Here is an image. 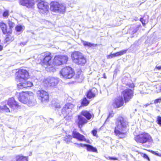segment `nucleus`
Returning <instances> with one entry per match:
<instances>
[{
    "mask_svg": "<svg viewBox=\"0 0 161 161\" xmlns=\"http://www.w3.org/2000/svg\"><path fill=\"white\" fill-rule=\"evenodd\" d=\"M17 86L19 90H21L31 87L33 86V83L30 81L25 80L17 84Z\"/></svg>",
    "mask_w": 161,
    "mask_h": 161,
    "instance_id": "19",
    "label": "nucleus"
},
{
    "mask_svg": "<svg viewBox=\"0 0 161 161\" xmlns=\"http://www.w3.org/2000/svg\"><path fill=\"white\" fill-rule=\"evenodd\" d=\"M103 78L104 79H106L107 77L106 75V74L105 73H104L103 74Z\"/></svg>",
    "mask_w": 161,
    "mask_h": 161,
    "instance_id": "50",
    "label": "nucleus"
},
{
    "mask_svg": "<svg viewBox=\"0 0 161 161\" xmlns=\"http://www.w3.org/2000/svg\"><path fill=\"white\" fill-rule=\"evenodd\" d=\"M72 135H66L64 137V141L67 143L68 144L70 142L73 138Z\"/></svg>",
    "mask_w": 161,
    "mask_h": 161,
    "instance_id": "28",
    "label": "nucleus"
},
{
    "mask_svg": "<svg viewBox=\"0 0 161 161\" xmlns=\"http://www.w3.org/2000/svg\"><path fill=\"white\" fill-rule=\"evenodd\" d=\"M72 135L73 138L77 139L78 141L87 142L85 136L77 131H72Z\"/></svg>",
    "mask_w": 161,
    "mask_h": 161,
    "instance_id": "21",
    "label": "nucleus"
},
{
    "mask_svg": "<svg viewBox=\"0 0 161 161\" xmlns=\"http://www.w3.org/2000/svg\"><path fill=\"white\" fill-rule=\"evenodd\" d=\"M157 123L160 126H161V117L158 116L156 120Z\"/></svg>",
    "mask_w": 161,
    "mask_h": 161,
    "instance_id": "38",
    "label": "nucleus"
},
{
    "mask_svg": "<svg viewBox=\"0 0 161 161\" xmlns=\"http://www.w3.org/2000/svg\"><path fill=\"white\" fill-rule=\"evenodd\" d=\"M16 161H28V156H25L21 154L17 155L15 156Z\"/></svg>",
    "mask_w": 161,
    "mask_h": 161,
    "instance_id": "25",
    "label": "nucleus"
},
{
    "mask_svg": "<svg viewBox=\"0 0 161 161\" xmlns=\"http://www.w3.org/2000/svg\"><path fill=\"white\" fill-rule=\"evenodd\" d=\"M83 117H85V119H87V120H90L94 118V115L92 112L87 110H82L80 114Z\"/></svg>",
    "mask_w": 161,
    "mask_h": 161,
    "instance_id": "22",
    "label": "nucleus"
},
{
    "mask_svg": "<svg viewBox=\"0 0 161 161\" xmlns=\"http://www.w3.org/2000/svg\"><path fill=\"white\" fill-rule=\"evenodd\" d=\"M15 80L19 81L21 79L27 80L30 77L29 71L24 69H19L15 73Z\"/></svg>",
    "mask_w": 161,
    "mask_h": 161,
    "instance_id": "11",
    "label": "nucleus"
},
{
    "mask_svg": "<svg viewBox=\"0 0 161 161\" xmlns=\"http://www.w3.org/2000/svg\"><path fill=\"white\" fill-rule=\"evenodd\" d=\"M142 157L143 158H144L145 159H147L148 161H150V159L147 156V155L145 153H143V154Z\"/></svg>",
    "mask_w": 161,
    "mask_h": 161,
    "instance_id": "42",
    "label": "nucleus"
},
{
    "mask_svg": "<svg viewBox=\"0 0 161 161\" xmlns=\"http://www.w3.org/2000/svg\"><path fill=\"white\" fill-rule=\"evenodd\" d=\"M84 79L83 73L81 71L77 72L75 77V79L79 81L82 82Z\"/></svg>",
    "mask_w": 161,
    "mask_h": 161,
    "instance_id": "23",
    "label": "nucleus"
},
{
    "mask_svg": "<svg viewBox=\"0 0 161 161\" xmlns=\"http://www.w3.org/2000/svg\"><path fill=\"white\" fill-rule=\"evenodd\" d=\"M36 95L38 99L42 103L48 102L49 95L48 92L44 90H40L37 91Z\"/></svg>",
    "mask_w": 161,
    "mask_h": 161,
    "instance_id": "13",
    "label": "nucleus"
},
{
    "mask_svg": "<svg viewBox=\"0 0 161 161\" xmlns=\"http://www.w3.org/2000/svg\"><path fill=\"white\" fill-rule=\"evenodd\" d=\"M156 89V91L157 93L161 92V83H159L156 84L155 85Z\"/></svg>",
    "mask_w": 161,
    "mask_h": 161,
    "instance_id": "30",
    "label": "nucleus"
},
{
    "mask_svg": "<svg viewBox=\"0 0 161 161\" xmlns=\"http://www.w3.org/2000/svg\"><path fill=\"white\" fill-rule=\"evenodd\" d=\"M54 107L57 109L60 108L61 107L60 103L59 102H55L54 103Z\"/></svg>",
    "mask_w": 161,
    "mask_h": 161,
    "instance_id": "36",
    "label": "nucleus"
},
{
    "mask_svg": "<svg viewBox=\"0 0 161 161\" xmlns=\"http://www.w3.org/2000/svg\"><path fill=\"white\" fill-rule=\"evenodd\" d=\"M0 110L5 111L7 112H10L9 108L6 105H4L3 107L0 106Z\"/></svg>",
    "mask_w": 161,
    "mask_h": 161,
    "instance_id": "32",
    "label": "nucleus"
},
{
    "mask_svg": "<svg viewBox=\"0 0 161 161\" xmlns=\"http://www.w3.org/2000/svg\"><path fill=\"white\" fill-rule=\"evenodd\" d=\"M50 9L52 12L63 13L66 10L64 5L57 1H52L50 3Z\"/></svg>",
    "mask_w": 161,
    "mask_h": 161,
    "instance_id": "10",
    "label": "nucleus"
},
{
    "mask_svg": "<svg viewBox=\"0 0 161 161\" xmlns=\"http://www.w3.org/2000/svg\"><path fill=\"white\" fill-rule=\"evenodd\" d=\"M156 69L158 70H161V66H156L154 69V70H155Z\"/></svg>",
    "mask_w": 161,
    "mask_h": 161,
    "instance_id": "46",
    "label": "nucleus"
},
{
    "mask_svg": "<svg viewBox=\"0 0 161 161\" xmlns=\"http://www.w3.org/2000/svg\"><path fill=\"white\" fill-rule=\"evenodd\" d=\"M114 113L112 111L111 112L109 113V114L108 116V118H112L113 117Z\"/></svg>",
    "mask_w": 161,
    "mask_h": 161,
    "instance_id": "41",
    "label": "nucleus"
},
{
    "mask_svg": "<svg viewBox=\"0 0 161 161\" xmlns=\"http://www.w3.org/2000/svg\"><path fill=\"white\" fill-rule=\"evenodd\" d=\"M91 133L92 134V135L94 136H95L96 137H98V136L97 135V129H93Z\"/></svg>",
    "mask_w": 161,
    "mask_h": 161,
    "instance_id": "37",
    "label": "nucleus"
},
{
    "mask_svg": "<svg viewBox=\"0 0 161 161\" xmlns=\"http://www.w3.org/2000/svg\"><path fill=\"white\" fill-rule=\"evenodd\" d=\"M77 119L75 120V123L78 128L80 129L88 122L87 119L83 117L80 114L77 116Z\"/></svg>",
    "mask_w": 161,
    "mask_h": 161,
    "instance_id": "17",
    "label": "nucleus"
},
{
    "mask_svg": "<svg viewBox=\"0 0 161 161\" xmlns=\"http://www.w3.org/2000/svg\"><path fill=\"white\" fill-rule=\"evenodd\" d=\"M8 28L7 25L3 21L0 22V28L3 34L5 35L4 41L6 42H12L14 40L12 33V29L15 25V23L9 19L8 20Z\"/></svg>",
    "mask_w": 161,
    "mask_h": 161,
    "instance_id": "2",
    "label": "nucleus"
},
{
    "mask_svg": "<svg viewBox=\"0 0 161 161\" xmlns=\"http://www.w3.org/2000/svg\"><path fill=\"white\" fill-rule=\"evenodd\" d=\"M85 147H86V150L88 151L93 152H97V149L96 147L90 145L86 144Z\"/></svg>",
    "mask_w": 161,
    "mask_h": 161,
    "instance_id": "27",
    "label": "nucleus"
},
{
    "mask_svg": "<svg viewBox=\"0 0 161 161\" xmlns=\"http://www.w3.org/2000/svg\"><path fill=\"white\" fill-rule=\"evenodd\" d=\"M126 86L130 88H127L123 90L121 92L122 97L126 103L132 99L134 96L135 85L133 83H126Z\"/></svg>",
    "mask_w": 161,
    "mask_h": 161,
    "instance_id": "3",
    "label": "nucleus"
},
{
    "mask_svg": "<svg viewBox=\"0 0 161 161\" xmlns=\"http://www.w3.org/2000/svg\"><path fill=\"white\" fill-rule=\"evenodd\" d=\"M114 57L113 53H110L107 56V59H111Z\"/></svg>",
    "mask_w": 161,
    "mask_h": 161,
    "instance_id": "45",
    "label": "nucleus"
},
{
    "mask_svg": "<svg viewBox=\"0 0 161 161\" xmlns=\"http://www.w3.org/2000/svg\"><path fill=\"white\" fill-rule=\"evenodd\" d=\"M15 30L17 32H20L23 30V27L21 25H17L15 27Z\"/></svg>",
    "mask_w": 161,
    "mask_h": 161,
    "instance_id": "33",
    "label": "nucleus"
},
{
    "mask_svg": "<svg viewBox=\"0 0 161 161\" xmlns=\"http://www.w3.org/2000/svg\"><path fill=\"white\" fill-rule=\"evenodd\" d=\"M108 159L110 160H118L117 158L115 157H108Z\"/></svg>",
    "mask_w": 161,
    "mask_h": 161,
    "instance_id": "44",
    "label": "nucleus"
},
{
    "mask_svg": "<svg viewBox=\"0 0 161 161\" xmlns=\"http://www.w3.org/2000/svg\"><path fill=\"white\" fill-rule=\"evenodd\" d=\"M140 21L142 23L143 26H145L146 24V20L144 19L143 18L141 17L140 19Z\"/></svg>",
    "mask_w": 161,
    "mask_h": 161,
    "instance_id": "39",
    "label": "nucleus"
},
{
    "mask_svg": "<svg viewBox=\"0 0 161 161\" xmlns=\"http://www.w3.org/2000/svg\"><path fill=\"white\" fill-rule=\"evenodd\" d=\"M83 45L85 47H95L97 46V44L87 42L83 41Z\"/></svg>",
    "mask_w": 161,
    "mask_h": 161,
    "instance_id": "29",
    "label": "nucleus"
},
{
    "mask_svg": "<svg viewBox=\"0 0 161 161\" xmlns=\"http://www.w3.org/2000/svg\"><path fill=\"white\" fill-rule=\"evenodd\" d=\"M9 15V11L8 10H5L3 14V16L6 18H7L8 17Z\"/></svg>",
    "mask_w": 161,
    "mask_h": 161,
    "instance_id": "34",
    "label": "nucleus"
},
{
    "mask_svg": "<svg viewBox=\"0 0 161 161\" xmlns=\"http://www.w3.org/2000/svg\"><path fill=\"white\" fill-rule=\"evenodd\" d=\"M69 58L67 55H55L53 59L51 70H55L56 68L62 65L67 64Z\"/></svg>",
    "mask_w": 161,
    "mask_h": 161,
    "instance_id": "4",
    "label": "nucleus"
},
{
    "mask_svg": "<svg viewBox=\"0 0 161 161\" xmlns=\"http://www.w3.org/2000/svg\"><path fill=\"white\" fill-rule=\"evenodd\" d=\"M60 74L63 77L66 79H71L75 75L74 69L69 66L63 67L60 71Z\"/></svg>",
    "mask_w": 161,
    "mask_h": 161,
    "instance_id": "9",
    "label": "nucleus"
},
{
    "mask_svg": "<svg viewBox=\"0 0 161 161\" xmlns=\"http://www.w3.org/2000/svg\"><path fill=\"white\" fill-rule=\"evenodd\" d=\"M20 5L28 8H32L35 5L34 0H18Z\"/></svg>",
    "mask_w": 161,
    "mask_h": 161,
    "instance_id": "20",
    "label": "nucleus"
},
{
    "mask_svg": "<svg viewBox=\"0 0 161 161\" xmlns=\"http://www.w3.org/2000/svg\"><path fill=\"white\" fill-rule=\"evenodd\" d=\"M33 93L30 92H22L19 93L18 97L19 100L23 103L30 105L32 103L30 97L32 96Z\"/></svg>",
    "mask_w": 161,
    "mask_h": 161,
    "instance_id": "8",
    "label": "nucleus"
},
{
    "mask_svg": "<svg viewBox=\"0 0 161 161\" xmlns=\"http://www.w3.org/2000/svg\"><path fill=\"white\" fill-rule=\"evenodd\" d=\"M138 29H139L138 27H136V28L135 29H134L132 31V33L133 34H134V33H136L138 30Z\"/></svg>",
    "mask_w": 161,
    "mask_h": 161,
    "instance_id": "47",
    "label": "nucleus"
},
{
    "mask_svg": "<svg viewBox=\"0 0 161 161\" xmlns=\"http://www.w3.org/2000/svg\"><path fill=\"white\" fill-rule=\"evenodd\" d=\"M90 101L87 99L86 97H84L81 100L80 107H86L90 103Z\"/></svg>",
    "mask_w": 161,
    "mask_h": 161,
    "instance_id": "26",
    "label": "nucleus"
},
{
    "mask_svg": "<svg viewBox=\"0 0 161 161\" xmlns=\"http://www.w3.org/2000/svg\"><path fill=\"white\" fill-rule=\"evenodd\" d=\"M86 97L89 99L93 98L96 97V94L92 89L88 90L86 93Z\"/></svg>",
    "mask_w": 161,
    "mask_h": 161,
    "instance_id": "24",
    "label": "nucleus"
},
{
    "mask_svg": "<svg viewBox=\"0 0 161 161\" xmlns=\"http://www.w3.org/2000/svg\"><path fill=\"white\" fill-rule=\"evenodd\" d=\"M74 144L77 147L80 148V147H83L85 146L86 144H83L82 143H74Z\"/></svg>",
    "mask_w": 161,
    "mask_h": 161,
    "instance_id": "35",
    "label": "nucleus"
},
{
    "mask_svg": "<svg viewBox=\"0 0 161 161\" xmlns=\"http://www.w3.org/2000/svg\"><path fill=\"white\" fill-rule=\"evenodd\" d=\"M7 104L13 110L20 108V105L14 97L9 98L6 100Z\"/></svg>",
    "mask_w": 161,
    "mask_h": 161,
    "instance_id": "14",
    "label": "nucleus"
},
{
    "mask_svg": "<svg viewBox=\"0 0 161 161\" xmlns=\"http://www.w3.org/2000/svg\"><path fill=\"white\" fill-rule=\"evenodd\" d=\"M124 103L125 101L123 99L122 97L120 96L114 99L112 105L114 108H117L123 106Z\"/></svg>",
    "mask_w": 161,
    "mask_h": 161,
    "instance_id": "16",
    "label": "nucleus"
},
{
    "mask_svg": "<svg viewBox=\"0 0 161 161\" xmlns=\"http://www.w3.org/2000/svg\"><path fill=\"white\" fill-rule=\"evenodd\" d=\"M148 151L153 154L156 155L158 156L161 157V154H159V153H157L156 152H155L151 150H149Z\"/></svg>",
    "mask_w": 161,
    "mask_h": 161,
    "instance_id": "40",
    "label": "nucleus"
},
{
    "mask_svg": "<svg viewBox=\"0 0 161 161\" xmlns=\"http://www.w3.org/2000/svg\"><path fill=\"white\" fill-rule=\"evenodd\" d=\"M42 83L45 87L49 86H54L57 84V81L53 78H47L43 81Z\"/></svg>",
    "mask_w": 161,
    "mask_h": 161,
    "instance_id": "18",
    "label": "nucleus"
},
{
    "mask_svg": "<svg viewBox=\"0 0 161 161\" xmlns=\"http://www.w3.org/2000/svg\"><path fill=\"white\" fill-rule=\"evenodd\" d=\"M114 131L115 135L119 139L124 138L129 130L127 128V124L124 118L121 116L118 117Z\"/></svg>",
    "mask_w": 161,
    "mask_h": 161,
    "instance_id": "1",
    "label": "nucleus"
},
{
    "mask_svg": "<svg viewBox=\"0 0 161 161\" xmlns=\"http://www.w3.org/2000/svg\"><path fill=\"white\" fill-rule=\"evenodd\" d=\"M134 139L137 143L142 144L149 142L152 141L151 135L149 133L144 132L136 135Z\"/></svg>",
    "mask_w": 161,
    "mask_h": 161,
    "instance_id": "6",
    "label": "nucleus"
},
{
    "mask_svg": "<svg viewBox=\"0 0 161 161\" xmlns=\"http://www.w3.org/2000/svg\"><path fill=\"white\" fill-rule=\"evenodd\" d=\"M74 105L71 103H67L61 109V113L67 116L71 112L74 108Z\"/></svg>",
    "mask_w": 161,
    "mask_h": 161,
    "instance_id": "15",
    "label": "nucleus"
},
{
    "mask_svg": "<svg viewBox=\"0 0 161 161\" xmlns=\"http://www.w3.org/2000/svg\"><path fill=\"white\" fill-rule=\"evenodd\" d=\"M3 49V46L1 44V40H0V51Z\"/></svg>",
    "mask_w": 161,
    "mask_h": 161,
    "instance_id": "48",
    "label": "nucleus"
},
{
    "mask_svg": "<svg viewBox=\"0 0 161 161\" xmlns=\"http://www.w3.org/2000/svg\"><path fill=\"white\" fill-rule=\"evenodd\" d=\"M127 50L128 49H127L116 52L117 56H121L127 53Z\"/></svg>",
    "mask_w": 161,
    "mask_h": 161,
    "instance_id": "31",
    "label": "nucleus"
},
{
    "mask_svg": "<svg viewBox=\"0 0 161 161\" xmlns=\"http://www.w3.org/2000/svg\"><path fill=\"white\" fill-rule=\"evenodd\" d=\"M72 60L76 64L82 66L86 62V59L84 56L81 52L75 51L72 52L71 54Z\"/></svg>",
    "mask_w": 161,
    "mask_h": 161,
    "instance_id": "5",
    "label": "nucleus"
},
{
    "mask_svg": "<svg viewBox=\"0 0 161 161\" xmlns=\"http://www.w3.org/2000/svg\"><path fill=\"white\" fill-rule=\"evenodd\" d=\"M113 56H114V57H117V52H116L114 53H113Z\"/></svg>",
    "mask_w": 161,
    "mask_h": 161,
    "instance_id": "49",
    "label": "nucleus"
},
{
    "mask_svg": "<svg viewBox=\"0 0 161 161\" xmlns=\"http://www.w3.org/2000/svg\"><path fill=\"white\" fill-rule=\"evenodd\" d=\"M161 102V98L156 99L154 101V103L155 104H156L158 103H160Z\"/></svg>",
    "mask_w": 161,
    "mask_h": 161,
    "instance_id": "43",
    "label": "nucleus"
},
{
    "mask_svg": "<svg viewBox=\"0 0 161 161\" xmlns=\"http://www.w3.org/2000/svg\"><path fill=\"white\" fill-rule=\"evenodd\" d=\"M39 13L44 15L47 14L49 12L48 3L46 2L40 1L37 4Z\"/></svg>",
    "mask_w": 161,
    "mask_h": 161,
    "instance_id": "12",
    "label": "nucleus"
},
{
    "mask_svg": "<svg viewBox=\"0 0 161 161\" xmlns=\"http://www.w3.org/2000/svg\"><path fill=\"white\" fill-rule=\"evenodd\" d=\"M53 59L52 53L49 52H46L44 53L43 58L41 60L40 64L42 66H46L47 68L51 70Z\"/></svg>",
    "mask_w": 161,
    "mask_h": 161,
    "instance_id": "7",
    "label": "nucleus"
}]
</instances>
